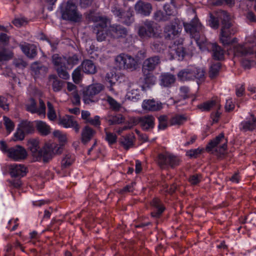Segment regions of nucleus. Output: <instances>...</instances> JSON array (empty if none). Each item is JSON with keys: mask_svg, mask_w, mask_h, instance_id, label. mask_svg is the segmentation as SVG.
I'll use <instances>...</instances> for the list:
<instances>
[{"mask_svg": "<svg viewBox=\"0 0 256 256\" xmlns=\"http://www.w3.org/2000/svg\"><path fill=\"white\" fill-rule=\"evenodd\" d=\"M40 142L36 139H30L28 141V150L36 160H40L42 158L44 162H47L51 160L55 154H60L63 148L54 142H47L42 148H40Z\"/></svg>", "mask_w": 256, "mask_h": 256, "instance_id": "1", "label": "nucleus"}, {"mask_svg": "<svg viewBox=\"0 0 256 256\" xmlns=\"http://www.w3.org/2000/svg\"><path fill=\"white\" fill-rule=\"evenodd\" d=\"M60 12L64 20L76 22L82 18V14L78 11L76 4L70 0L62 4Z\"/></svg>", "mask_w": 256, "mask_h": 256, "instance_id": "2", "label": "nucleus"}, {"mask_svg": "<svg viewBox=\"0 0 256 256\" xmlns=\"http://www.w3.org/2000/svg\"><path fill=\"white\" fill-rule=\"evenodd\" d=\"M184 26L186 32L190 34L200 47L206 45V40L205 38L200 40V33L202 31L203 28L196 16H195L190 23L184 22Z\"/></svg>", "mask_w": 256, "mask_h": 256, "instance_id": "3", "label": "nucleus"}, {"mask_svg": "<svg viewBox=\"0 0 256 256\" xmlns=\"http://www.w3.org/2000/svg\"><path fill=\"white\" fill-rule=\"evenodd\" d=\"M227 139L224 134L221 133L208 144L206 150L212 153L224 154L227 148Z\"/></svg>", "mask_w": 256, "mask_h": 256, "instance_id": "4", "label": "nucleus"}, {"mask_svg": "<svg viewBox=\"0 0 256 256\" xmlns=\"http://www.w3.org/2000/svg\"><path fill=\"white\" fill-rule=\"evenodd\" d=\"M116 66L119 70H135L138 62L134 58L125 54H120L116 56L114 59Z\"/></svg>", "mask_w": 256, "mask_h": 256, "instance_id": "5", "label": "nucleus"}, {"mask_svg": "<svg viewBox=\"0 0 256 256\" xmlns=\"http://www.w3.org/2000/svg\"><path fill=\"white\" fill-rule=\"evenodd\" d=\"M205 72L202 68H188L183 69L178 74V79L182 81L194 80L196 78L204 80Z\"/></svg>", "mask_w": 256, "mask_h": 256, "instance_id": "6", "label": "nucleus"}, {"mask_svg": "<svg viewBox=\"0 0 256 256\" xmlns=\"http://www.w3.org/2000/svg\"><path fill=\"white\" fill-rule=\"evenodd\" d=\"M138 34L142 38H158L160 36L161 32L159 28L153 22H146L139 27Z\"/></svg>", "mask_w": 256, "mask_h": 256, "instance_id": "7", "label": "nucleus"}, {"mask_svg": "<svg viewBox=\"0 0 256 256\" xmlns=\"http://www.w3.org/2000/svg\"><path fill=\"white\" fill-rule=\"evenodd\" d=\"M104 89L103 86L100 84H95L88 86L84 88L82 92V100L86 104L96 102L98 100L96 96Z\"/></svg>", "mask_w": 256, "mask_h": 256, "instance_id": "8", "label": "nucleus"}, {"mask_svg": "<svg viewBox=\"0 0 256 256\" xmlns=\"http://www.w3.org/2000/svg\"><path fill=\"white\" fill-rule=\"evenodd\" d=\"M180 162L178 157L168 152L160 154L158 156V163L162 168L168 166L174 168L179 164Z\"/></svg>", "mask_w": 256, "mask_h": 256, "instance_id": "9", "label": "nucleus"}, {"mask_svg": "<svg viewBox=\"0 0 256 256\" xmlns=\"http://www.w3.org/2000/svg\"><path fill=\"white\" fill-rule=\"evenodd\" d=\"M237 30L230 24L222 26L220 34V40L224 46L230 45L236 41V38L231 39V36L236 33Z\"/></svg>", "mask_w": 256, "mask_h": 256, "instance_id": "10", "label": "nucleus"}, {"mask_svg": "<svg viewBox=\"0 0 256 256\" xmlns=\"http://www.w3.org/2000/svg\"><path fill=\"white\" fill-rule=\"evenodd\" d=\"M7 156L14 161L18 162L25 160L28 156V152L24 147L16 145L8 150Z\"/></svg>", "mask_w": 256, "mask_h": 256, "instance_id": "11", "label": "nucleus"}, {"mask_svg": "<svg viewBox=\"0 0 256 256\" xmlns=\"http://www.w3.org/2000/svg\"><path fill=\"white\" fill-rule=\"evenodd\" d=\"M26 108L27 111L32 114H37L40 116H44L46 115V106L44 101L40 99L39 100V106L36 107V102L33 98H30L28 102L26 104Z\"/></svg>", "mask_w": 256, "mask_h": 256, "instance_id": "12", "label": "nucleus"}, {"mask_svg": "<svg viewBox=\"0 0 256 256\" xmlns=\"http://www.w3.org/2000/svg\"><path fill=\"white\" fill-rule=\"evenodd\" d=\"M178 20L175 19L174 22L165 26L164 33L166 38L173 40L178 36L181 31V28L178 23Z\"/></svg>", "mask_w": 256, "mask_h": 256, "instance_id": "13", "label": "nucleus"}, {"mask_svg": "<svg viewBox=\"0 0 256 256\" xmlns=\"http://www.w3.org/2000/svg\"><path fill=\"white\" fill-rule=\"evenodd\" d=\"M160 63V58L159 56H155L146 59L142 66V73L148 72H152Z\"/></svg>", "mask_w": 256, "mask_h": 256, "instance_id": "14", "label": "nucleus"}, {"mask_svg": "<svg viewBox=\"0 0 256 256\" xmlns=\"http://www.w3.org/2000/svg\"><path fill=\"white\" fill-rule=\"evenodd\" d=\"M170 54L173 58H178V60H182L185 56V51L182 44L180 43L176 44L174 42L170 47Z\"/></svg>", "mask_w": 256, "mask_h": 256, "instance_id": "15", "label": "nucleus"}, {"mask_svg": "<svg viewBox=\"0 0 256 256\" xmlns=\"http://www.w3.org/2000/svg\"><path fill=\"white\" fill-rule=\"evenodd\" d=\"M59 124L66 128H73L76 132H78L80 126L74 117L72 116L66 115L61 118L59 120Z\"/></svg>", "mask_w": 256, "mask_h": 256, "instance_id": "16", "label": "nucleus"}, {"mask_svg": "<svg viewBox=\"0 0 256 256\" xmlns=\"http://www.w3.org/2000/svg\"><path fill=\"white\" fill-rule=\"evenodd\" d=\"M134 9L138 14L144 16H148L152 10V6L148 2L140 0L136 4Z\"/></svg>", "mask_w": 256, "mask_h": 256, "instance_id": "17", "label": "nucleus"}, {"mask_svg": "<svg viewBox=\"0 0 256 256\" xmlns=\"http://www.w3.org/2000/svg\"><path fill=\"white\" fill-rule=\"evenodd\" d=\"M154 118L152 115H148L138 118L136 124H139L142 128L144 130H148L154 128Z\"/></svg>", "mask_w": 256, "mask_h": 256, "instance_id": "18", "label": "nucleus"}, {"mask_svg": "<svg viewBox=\"0 0 256 256\" xmlns=\"http://www.w3.org/2000/svg\"><path fill=\"white\" fill-rule=\"evenodd\" d=\"M8 169L12 177H22L26 174V168L21 164H10Z\"/></svg>", "mask_w": 256, "mask_h": 256, "instance_id": "19", "label": "nucleus"}, {"mask_svg": "<svg viewBox=\"0 0 256 256\" xmlns=\"http://www.w3.org/2000/svg\"><path fill=\"white\" fill-rule=\"evenodd\" d=\"M142 108L146 111H158L162 108V104L154 100H144L142 104Z\"/></svg>", "mask_w": 256, "mask_h": 256, "instance_id": "20", "label": "nucleus"}, {"mask_svg": "<svg viewBox=\"0 0 256 256\" xmlns=\"http://www.w3.org/2000/svg\"><path fill=\"white\" fill-rule=\"evenodd\" d=\"M135 140L134 134L130 133L122 136L120 139V144L125 150H127L134 146Z\"/></svg>", "mask_w": 256, "mask_h": 256, "instance_id": "21", "label": "nucleus"}, {"mask_svg": "<svg viewBox=\"0 0 256 256\" xmlns=\"http://www.w3.org/2000/svg\"><path fill=\"white\" fill-rule=\"evenodd\" d=\"M252 46L250 47L248 44H236L234 46V52L235 56H245L252 53Z\"/></svg>", "mask_w": 256, "mask_h": 256, "instance_id": "22", "label": "nucleus"}, {"mask_svg": "<svg viewBox=\"0 0 256 256\" xmlns=\"http://www.w3.org/2000/svg\"><path fill=\"white\" fill-rule=\"evenodd\" d=\"M20 46L22 52L29 58H32L37 54L36 47L33 44L24 42L20 44Z\"/></svg>", "mask_w": 256, "mask_h": 256, "instance_id": "23", "label": "nucleus"}, {"mask_svg": "<svg viewBox=\"0 0 256 256\" xmlns=\"http://www.w3.org/2000/svg\"><path fill=\"white\" fill-rule=\"evenodd\" d=\"M150 204L154 208V211L151 212L152 216L156 218L159 217L164 210L160 200L158 198H154Z\"/></svg>", "mask_w": 256, "mask_h": 256, "instance_id": "24", "label": "nucleus"}, {"mask_svg": "<svg viewBox=\"0 0 256 256\" xmlns=\"http://www.w3.org/2000/svg\"><path fill=\"white\" fill-rule=\"evenodd\" d=\"M198 108L203 110H209L212 108L214 110H220L221 106L218 99H214L208 101L198 106Z\"/></svg>", "mask_w": 256, "mask_h": 256, "instance_id": "25", "label": "nucleus"}, {"mask_svg": "<svg viewBox=\"0 0 256 256\" xmlns=\"http://www.w3.org/2000/svg\"><path fill=\"white\" fill-rule=\"evenodd\" d=\"M212 56L214 59L221 60L224 58V50L216 44H210Z\"/></svg>", "mask_w": 256, "mask_h": 256, "instance_id": "26", "label": "nucleus"}, {"mask_svg": "<svg viewBox=\"0 0 256 256\" xmlns=\"http://www.w3.org/2000/svg\"><path fill=\"white\" fill-rule=\"evenodd\" d=\"M176 81L174 75L170 73H164L160 76V84L165 87L170 86Z\"/></svg>", "mask_w": 256, "mask_h": 256, "instance_id": "27", "label": "nucleus"}, {"mask_svg": "<svg viewBox=\"0 0 256 256\" xmlns=\"http://www.w3.org/2000/svg\"><path fill=\"white\" fill-rule=\"evenodd\" d=\"M13 56V52L6 49L4 46L0 42V64L4 62L10 60Z\"/></svg>", "mask_w": 256, "mask_h": 256, "instance_id": "28", "label": "nucleus"}, {"mask_svg": "<svg viewBox=\"0 0 256 256\" xmlns=\"http://www.w3.org/2000/svg\"><path fill=\"white\" fill-rule=\"evenodd\" d=\"M242 129L246 131L256 129V116L250 114L249 120L242 122Z\"/></svg>", "mask_w": 256, "mask_h": 256, "instance_id": "29", "label": "nucleus"}, {"mask_svg": "<svg viewBox=\"0 0 256 256\" xmlns=\"http://www.w3.org/2000/svg\"><path fill=\"white\" fill-rule=\"evenodd\" d=\"M112 36L114 38H118L126 34L127 31L126 28L120 26H112L109 30Z\"/></svg>", "mask_w": 256, "mask_h": 256, "instance_id": "30", "label": "nucleus"}, {"mask_svg": "<svg viewBox=\"0 0 256 256\" xmlns=\"http://www.w3.org/2000/svg\"><path fill=\"white\" fill-rule=\"evenodd\" d=\"M217 18L222 20V26H224L228 24H230L232 26V23L230 22L231 19L230 15L226 12L222 10H220L216 13Z\"/></svg>", "mask_w": 256, "mask_h": 256, "instance_id": "31", "label": "nucleus"}, {"mask_svg": "<svg viewBox=\"0 0 256 256\" xmlns=\"http://www.w3.org/2000/svg\"><path fill=\"white\" fill-rule=\"evenodd\" d=\"M95 132L88 126H85L82 132V140L84 144L87 143L93 137Z\"/></svg>", "mask_w": 256, "mask_h": 256, "instance_id": "32", "label": "nucleus"}, {"mask_svg": "<svg viewBox=\"0 0 256 256\" xmlns=\"http://www.w3.org/2000/svg\"><path fill=\"white\" fill-rule=\"evenodd\" d=\"M31 68L36 74H44L48 70V68L38 62H34L32 64Z\"/></svg>", "mask_w": 256, "mask_h": 256, "instance_id": "33", "label": "nucleus"}, {"mask_svg": "<svg viewBox=\"0 0 256 256\" xmlns=\"http://www.w3.org/2000/svg\"><path fill=\"white\" fill-rule=\"evenodd\" d=\"M82 65L85 73L94 74L96 72V67L90 60H84Z\"/></svg>", "mask_w": 256, "mask_h": 256, "instance_id": "34", "label": "nucleus"}, {"mask_svg": "<svg viewBox=\"0 0 256 256\" xmlns=\"http://www.w3.org/2000/svg\"><path fill=\"white\" fill-rule=\"evenodd\" d=\"M92 21L98 22L95 26V28H99L100 29H106L108 20L104 17L100 16H94L92 18Z\"/></svg>", "mask_w": 256, "mask_h": 256, "instance_id": "35", "label": "nucleus"}, {"mask_svg": "<svg viewBox=\"0 0 256 256\" xmlns=\"http://www.w3.org/2000/svg\"><path fill=\"white\" fill-rule=\"evenodd\" d=\"M18 126L26 134L32 133L34 130L32 123L28 120L21 122Z\"/></svg>", "mask_w": 256, "mask_h": 256, "instance_id": "36", "label": "nucleus"}, {"mask_svg": "<svg viewBox=\"0 0 256 256\" xmlns=\"http://www.w3.org/2000/svg\"><path fill=\"white\" fill-rule=\"evenodd\" d=\"M36 128L38 132L43 136H46L50 133V128L46 122L42 121L36 122Z\"/></svg>", "mask_w": 256, "mask_h": 256, "instance_id": "37", "label": "nucleus"}, {"mask_svg": "<svg viewBox=\"0 0 256 256\" xmlns=\"http://www.w3.org/2000/svg\"><path fill=\"white\" fill-rule=\"evenodd\" d=\"M52 62L56 69L60 67L66 66V58L64 56H59L58 54H54L52 56Z\"/></svg>", "mask_w": 256, "mask_h": 256, "instance_id": "38", "label": "nucleus"}, {"mask_svg": "<svg viewBox=\"0 0 256 256\" xmlns=\"http://www.w3.org/2000/svg\"><path fill=\"white\" fill-rule=\"evenodd\" d=\"M49 80L52 82V88L54 92H58L61 90L62 87V82L58 80L56 76H50Z\"/></svg>", "mask_w": 256, "mask_h": 256, "instance_id": "39", "label": "nucleus"}, {"mask_svg": "<svg viewBox=\"0 0 256 256\" xmlns=\"http://www.w3.org/2000/svg\"><path fill=\"white\" fill-rule=\"evenodd\" d=\"M126 96L128 98L132 101H136L140 99V90L138 88H133L128 92Z\"/></svg>", "mask_w": 256, "mask_h": 256, "instance_id": "40", "label": "nucleus"}, {"mask_svg": "<svg viewBox=\"0 0 256 256\" xmlns=\"http://www.w3.org/2000/svg\"><path fill=\"white\" fill-rule=\"evenodd\" d=\"M186 120L187 118L184 115L177 114L171 118L170 122L172 125H180Z\"/></svg>", "mask_w": 256, "mask_h": 256, "instance_id": "41", "label": "nucleus"}, {"mask_svg": "<svg viewBox=\"0 0 256 256\" xmlns=\"http://www.w3.org/2000/svg\"><path fill=\"white\" fill-rule=\"evenodd\" d=\"M144 76L145 84L149 86L154 84L156 82V78L150 72H148L146 73H142Z\"/></svg>", "mask_w": 256, "mask_h": 256, "instance_id": "42", "label": "nucleus"}, {"mask_svg": "<svg viewBox=\"0 0 256 256\" xmlns=\"http://www.w3.org/2000/svg\"><path fill=\"white\" fill-rule=\"evenodd\" d=\"M220 66V64L219 62L212 65L209 71V76L212 79L214 78L218 75Z\"/></svg>", "mask_w": 256, "mask_h": 256, "instance_id": "43", "label": "nucleus"}, {"mask_svg": "<svg viewBox=\"0 0 256 256\" xmlns=\"http://www.w3.org/2000/svg\"><path fill=\"white\" fill-rule=\"evenodd\" d=\"M74 161V156L71 154H68L65 155L62 162V166L63 168H66L70 166Z\"/></svg>", "mask_w": 256, "mask_h": 256, "instance_id": "44", "label": "nucleus"}, {"mask_svg": "<svg viewBox=\"0 0 256 256\" xmlns=\"http://www.w3.org/2000/svg\"><path fill=\"white\" fill-rule=\"evenodd\" d=\"M121 19L123 23L128 26L130 25L134 21L133 14L132 12L129 10L124 13Z\"/></svg>", "mask_w": 256, "mask_h": 256, "instance_id": "45", "label": "nucleus"}, {"mask_svg": "<svg viewBox=\"0 0 256 256\" xmlns=\"http://www.w3.org/2000/svg\"><path fill=\"white\" fill-rule=\"evenodd\" d=\"M106 101L110 104V108L114 110L118 111L122 107L120 104L117 102L114 99L110 96H106Z\"/></svg>", "mask_w": 256, "mask_h": 256, "instance_id": "46", "label": "nucleus"}, {"mask_svg": "<svg viewBox=\"0 0 256 256\" xmlns=\"http://www.w3.org/2000/svg\"><path fill=\"white\" fill-rule=\"evenodd\" d=\"M110 124H120L124 122V118L121 114L110 116L108 120Z\"/></svg>", "mask_w": 256, "mask_h": 256, "instance_id": "47", "label": "nucleus"}, {"mask_svg": "<svg viewBox=\"0 0 256 256\" xmlns=\"http://www.w3.org/2000/svg\"><path fill=\"white\" fill-rule=\"evenodd\" d=\"M151 48L155 52H160L164 50L166 46L162 42L154 41L152 44Z\"/></svg>", "mask_w": 256, "mask_h": 256, "instance_id": "48", "label": "nucleus"}, {"mask_svg": "<svg viewBox=\"0 0 256 256\" xmlns=\"http://www.w3.org/2000/svg\"><path fill=\"white\" fill-rule=\"evenodd\" d=\"M47 106L48 109V117L50 120H54L56 118V115L54 108L52 104L50 102H47Z\"/></svg>", "mask_w": 256, "mask_h": 256, "instance_id": "49", "label": "nucleus"}, {"mask_svg": "<svg viewBox=\"0 0 256 256\" xmlns=\"http://www.w3.org/2000/svg\"><path fill=\"white\" fill-rule=\"evenodd\" d=\"M106 29H100L99 28H94V30L96 31V34L97 36V40L98 41H103L105 40L107 36L106 32Z\"/></svg>", "mask_w": 256, "mask_h": 256, "instance_id": "50", "label": "nucleus"}, {"mask_svg": "<svg viewBox=\"0 0 256 256\" xmlns=\"http://www.w3.org/2000/svg\"><path fill=\"white\" fill-rule=\"evenodd\" d=\"M56 70L60 78L64 80H67L69 78L70 76L66 71V66L56 68Z\"/></svg>", "mask_w": 256, "mask_h": 256, "instance_id": "51", "label": "nucleus"}, {"mask_svg": "<svg viewBox=\"0 0 256 256\" xmlns=\"http://www.w3.org/2000/svg\"><path fill=\"white\" fill-rule=\"evenodd\" d=\"M53 134L55 137L58 139L60 142L65 144L67 142V138L66 134L62 133L60 130H54L53 132Z\"/></svg>", "mask_w": 256, "mask_h": 256, "instance_id": "52", "label": "nucleus"}, {"mask_svg": "<svg viewBox=\"0 0 256 256\" xmlns=\"http://www.w3.org/2000/svg\"><path fill=\"white\" fill-rule=\"evenodd\" d=\"M72 76L74 82L76 84L79 83L82 79L80 68H76L73 72Z\"/></svg>", "mask_w": 256, "mask_h": 256, "instance_id": "53", "label": "nucleus"}, {"mask_svg": "<svg viewBox=\"0 0 256 256\" xmlns=\"http://www.w3.org/2000/svg\"><path fill=\"white\" fill-rule=\"evenodd\" d=\"M4 124L6 129L8 132H10L14 128V122L8 117H4Z\"/></svg>", "mask_w": 256, "mask_h": 256, "instance_id": "54", "label": "nucleus"}, {"mask_svg": "<svg viewBox=\"0 0 256 256\" xmlns=\"http://www.w3.org/2000/svg\"><path fill=\"white\" fill-rule=\"evenodd\" d=\"M154 18L158 22L166 21L168 20V16H164L163 12L160 10H158L154 12Z\"/></svg>", "mask_w": 256, "mask_h": 256, "instance_id": "55", "label": "nucleus"}, {"mask_svg": "<svg viewBox=\"0 0 256 256\" xmlns=\"http://www.w3.org/2000/svg\"><path fill=\"white\" fill-rule=\"evenodd\" d=\"M116 139L117 136L116 134L110 132H106V140L108 142L109 144H114L116 141Z\"/></svg>", "mask_w": 256, "mask_h": 256, "instance_id": "56", "label": "nucleus"}, {"mask_svg": "<svg viewBox=\"0 0 256 256\" xmlns=\"http://www.w3.org/2000/svg\"><path fill=\"white\" fill-rule=\"evenodd\" d=\"M26 134L20 128L18 127L16 132L14 135V140H22L24 139Z\"/></svg>", "mask_w": 256, "mask_h": 256, "instance_id": "57", "label": "nucleus"}, {"mask_svg": "<svg viewBox=\"0 0 256 256\" xmlns=\"http://www.w3.org/2000/svg\"><path fill=\"white\" fill-rule=\"evenodd\" d=\"M27 23V20L23 18H16L12 21V24L17 27H20L25 25Z\"/></svg>", "mask_w": 256, "mask_h": 256, "instance_id": "58", "label": "nucleus"}, {"mask_svg": "<svg viewBox=\"0 0 256 256\" xmlns=\"http://www.w3.org/2000/svg\"><path fill=\"white\" fill-rule=\"evenodd\" d=\"M164 9L168 16H172L175 14L176 10L174 5L165 4Z\"/></svg>", "mask_w": 256, "mask_h": 256, "instance_id": "59", "label": "nucleus"}, {"mask_svg": "<svg viewBox=\"0 0 256 256\" xmlns=\"http://www.w3.org/2000/svg\"><path fill=\"white\" fill-rule=\"evenodd\" d=\"M201 178L202 176L200 174H194L190 177L189 182L192 184L196 185L200 182Z\"/></svg>", "mask_w": 256, "mask_h": 256, "instance_id": "60", "label": "nucleus"}, {"mask_svg": "<svg viewBox=\"0 0 256 256\" xmlns=\"http://www.w3.org/2000/svg\"><path fill=\"white\" fill-rule=\"evenodd\" d=\"M218 18L214 16H211L210 20V26L212 28H218L219 26V21Z\"/></svg>", "mask_w": 256, "mask_h": 256, "instance_id": "61", "label": "nucleus"}, {"mask_svg": "<svg viewBox=\"0 0 256 256\" xmlns=\"http://www.w3.org/2000/svg\"><path fill=\"white\" fill-rule=\"evenodd\" d=\"M86 122H88L94 126H98L100 125V117L95 116L94 118H90Z\"/></svg>", "mask_w": 256, "mask_h": 256, "instance_id": "62", "label": "nucleus"}, {"mask_svg": "<svg viewBox=\"0 0 256 256\" xmlns=\"http://www.w3.org/2000/svg\"><path fill=\"white\" fill-rule=\"evenodd\" d=\"M78 59L76 55H74L72 56L69 57L66 59V62L68 64L74 66L78 64Z\"/></svg>", "mask_w": 256, "mask_h": 256, "instance_id": "63", "label": "nucleus"}, {"mask_svg": "<svg viewBox=\"0 0 256 256\" xmlns=\"http://www.w3.org/2000/svg\"><path fill=\"white\" fill-rule=\"evenodd\" d=\"M14 66L18 68H24L26 66V62L21 58L15 59L14 61Z\"/></svg>", "mask_w": 256, "mask_h": 256, "instance_id": "64", "label": "nucleus"}]
</instances>
